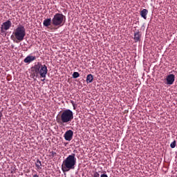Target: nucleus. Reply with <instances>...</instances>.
<instances>
[{"instance_id":"23","label":"nucleus","mask_w":177,"mask_h":177,"mask_svg":"<svg viewBox=\"0 0 177 177\" xmlns=\"http://www.w3.org/2000/svg\"><path fill=\"white\" fill-rule=\"evenodd\" d=\"M43 24L45 26V20L43 21Z\"/></svg>"},{"instance_id":"3","label":"nucleus","mask_w":177,"mask_h":177,"mask_svg":"<svg viewBox=\"0 0 177 177\" xmlns=\"http://www.w3.org/2000/svg\"><path fill=\"white\" fill-rule=\"evenodd\" d=\"M24 37H26V28L23 25H18L11 35V39L16 44H19L24 41Z\"/></svg>"},{"instance_id":"8","label":"nucleus","mask_w":177,"mask_h":177,"mask_svg":"<svg viewBox=\"0 0 177 177\" xmlns=\"http://www.w3.org/2000/svg\"><path fill=\"white\" fill-rule=\"evenodd\" d=\"M167 85H172L175 82V75L170 74L166 77Z\"/></svg>"},{"instance_id":"12","label":"nucleus","mask_w":177,"mask_h":177,"mask_svg":"<svg viewBox=\"0 0 177 177\" xmlns=\"http://www.w3.org/2000/svg\"><path fill=\"white\" fill-rule=\"evenodd\" d=\"M35 165L37 167V169L39 172H41V169H42V163L41 162V161H39V160H37Z\"/></svg>"},{"instance_id":"14","label":"nucleus","mask_w":177,"mask_h":177,"mask_svg":"<svg viewBox=\"0 0 177 177\" xmlns=\"http://www.w3.org/2000/svg\"><path fill=\"white\" fill-rule=\"evenodd\" d=\"M50 24H52V19L50 18L45 19V27H49Z\"/></svg>"},{"instance_id":"19","label":"nucleus","mask_w":177,"mask_h":177,"mask_svg":"<svg viewBox=\"0 0 177 177\" xmlns=\"http://www.w3.org/2000/svg\"><path fill=\"white\" fill-rule=\"evenodd\" d=\"M48 73V68L45 66V75Z\"/></svg>"},{"instance_id":"22","label":"nucleus","mask_w":177,"mask_h":177,"mask_svg":"<svg viewBox=\"0 0 177 177\" xmlns=\"http://www.w3.org/2000/svg\"><path fill=\"white\" fill-rule=\"evenodd\" d=\"M32 177H39V176H38V175L37 174H35Z\"/></svg>"},{"instance_id":"6","label":"nucleus","mask_w":177,"mask_h":177,"mask_svg":"<svg viewBox=\"0 0 177 177\" xmlns=\"http://www.w3.org/2000/svg\"><path fill=\"white\" fill-rule=\"evenodd\" d=\"M12 27V21L10 20H7L6 21L3 22L1 27V32H5V31H8Z\"/></svg>"},{"instance_id":"11","label":"nucleus","mask_w":177,"mask_h":177,"mask_svg":"<svg viewBox=\"0 0 177 177\" xmlns=\"http://www.w3.org/2000/svg\"><path fill=\"white\" fill-rule=\"evenodd\" d=\"M148 14H149V10L147 9H143L140 12L141 17H143L145 19V20H146L147 19Z\"/></svg>"},{"instance_id":"9","label":"nucleus","mask_w":177,"mask_h":177,"mask_svg":"<svg viewBox=\"0 0 177 177\" xmlns=\"http://www.w3.org/2000/svg\"><path fill=\"white\" fill-rule=\"evenodd\" d=\"M140 38H142V33L139 30H134V37L133 39L135 42H140Z\"/></svg>"},{"instance_id":"17","label":"nucleus","mask_w":177,"mask_h":177,"mask_svg":"<svg viewBox=\"0 0 177 177\" xmlns=\"http://www.w3.org/2000/svg\"><path fill=\"white\" fill-rule=\"evenodd\" d=\"M93 177H100V174H99L97 171H95L93 174Z\"/></svg>"},{"instance_id":"10","label":"nucleus","mask_w":177,"mask_h":177,"mask_svg":"<svg viewBox=\"0 0 177 177\" xmlns=\"http://www.w3.org/2000/svg\"><path fill=\"white\" fill-rule=\"evenodd\" d=\"M36 59H37V57L32 56V55H28L24 59V63H31V62H34V60H36Z\"/></svg>"},{"instance_id":"16","label":"nucleus","mask_w":177,"mask_h":177,"mask_svg":"<svg viewBox=\"0 0 177 177\" xmlns=\"http://www.w3.org/2000/svg\"><path fill=\"white\" fill-rule=\"evenodd\" d=\"M72 75L73 78H78V77H80V73L78 72H74Z\"/></svg>"},{"instance_id":"4","label":"nucleus","mask_w":177,"mask_h":177,"mask_svg":"<svg viewBox=\"0 0 177 177\" xmlns=\"http://www.w3.org/2000/svg\"><path fill=\"white\" fill-rule=\"evenodd\" d=\"M64 15L63 14L57 13L54 15V17L52 19V24L53 26L62 27L64 25Z\"/></svg>"},{"instance_id":"15","label":"nucleus","mask_w":177,"mask_h":177,"mask_svg":"<svg viewBox=\"0 0 177 177\" xmlns=\"http://www.w3.org/2000/svg\"><path fill=\"white\" fill-rule=\"evenodd\" d=\"M170 147L171 149H175V147H176V140H174L170 144Z\"/></svg>"},{"instance_id":"13","label":"nucleus","mask_w":177,"mask_h":177,"mask_svg":"<svg viewBox=\"0 0 177 177\" xmlns=\"http://www.w3.org/2000/svg\"><path fill=\"white\" fill-rule=\"evenodd\" d=\"M93 81V75L92 74H89L86 77V82L87 84H91Z\"/></svg>"},{"instance_id":"20","label":"nucleus","mask_w":177,"mask_h":177,"mask_svg":"<svg viewBox=\"0 0 177 177\" xmlns=\"http://www.w3.org/2000/svg\"><path fill=\"white\" fill-rule=\"evenodd\" d=\"M100 177H109V176L107 174H102Z\"/></svg>"},{"instance_id":"24","label":"nucleus","mask_w":177,"mask_h":177,"mask_svg":"<svg viewBox=\"0 0 177 177\" xmlns=\"http://www.w3.org/2000/svg\"><path fill=\"white\" fill-rule=\"evenodd\" d=\"M41 81H45V78H44L43 80H41Z\"/></svg>"},{"instance_id":"5","label":"nucleus","mask_w":177,"mask_h":177,"mask_svg":"<svg viewBox=\"0 0 177 177\" xmlns=\"http://www.w3.org/2000/svg\"><path fill=\"white\" fill-rule=\"evenodd\" d=\"M36 74H39L41 78H45V65L38 62L37 64L34 66Z\"/></svg>"},{"instance_id":"21","label":"nucleus","mask_w":177,"mask_h":177,"mask_svg":"<svg viewBox=\"0 0 177 177\" xmlns=\"http://www.w3.org/2000/svg\"><path fill=\"white\" fill-rule=\"evenodd\" d=\"M52 155L53 157H55V156H56V152H52Z\"/></svg>"},{"instance_id":"1","label":"nucleus","mask_w":177,"mask_h":177,"mask_svg":"<svg viewBox=\"0 0 177 177\" xmlns=\"http://www.w3.org/2000/svg\"><path fill=\"white\" fill-rule=\"evenodd\" d=\"M73 120H74V113L70 109L62 111L60 114L56 117L57 124H70Z\"/></svg>"},{"instance_id":"18","label":"nucleus","mask_w":177,"mask_h":177,"mask_svg":"<svg viewBox=\"0 0 177 177\" xmlns=\"http://www.w3.org/2000/svg\"><path fill=\"white\" fill-rule=\"evenodd\" d=\"M71 104H72V106H73L74 110H75V103H74V101L71 100Z\"/></svg>"},{"instance_id":"7","label":"nucleus","mask_w":177,"mask_h":177,"mask_svg":"<svg viewBox=\"0 0 177 177\" xmlns=\"http://www.w3.org/2000/svg\"><path fill=\"white\" fill-rule=\"evenodd\" d=\"M74 136V131L73 130H68L64 135V138L65 140H68L70 142L73 139V136Z\"/></svg>"},{"instance_id":"2","label":"nucleus","mask_w":177,"mask_h":177,"mask_svg":"<svg viewBox=\"0 0 177 177\" xmlns=\"http://www.w3.org/2000/svg\"><path fill=\"white\" fill-rule=\"evenodd\" d=\"M76 164L77 158H75V153H72L64 160L62 165V169L63 172H68L71 169H75Z\"/></svg>"}]
</instances>
